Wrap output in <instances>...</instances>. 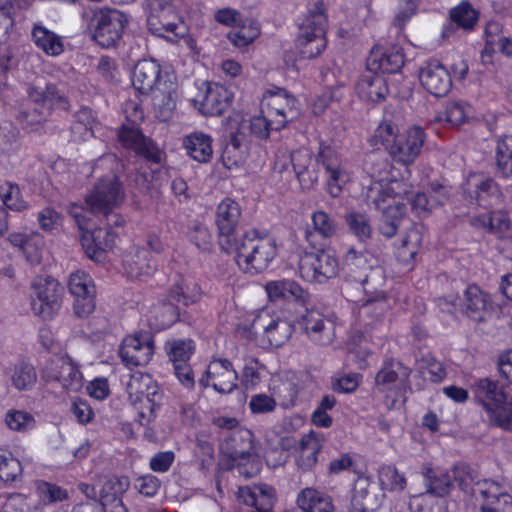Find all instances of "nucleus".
Instances as JSON below:
<instances>
[{
    "label": "nucleus",
    "mask_w": 512,
    "mask_h": 512,
    "mask_svg": "<svg viewBox=\"0 0 512 512\" xmlns=\"http://www.w3.org/2000/svg\"><path fill=\"white\" fill-rule=\"evenodd\" d=\"M290 162L301 188L311 190L318 184L320 166L326 175V191L333 197H338L344 185L350 180L349 173L344 166L338 152L331 146L320 144L315 155L307 148H300L290 155Z\"/></svg>",
    "instance_id": "nucleus-1"
},
{
    "label": "nucleus",
    "mask_w": 512,
    "mask_h": 512,
    "mask_svg": "<svg viewBox=\"0 0 512 512\" xmlns=\"http://www.w3.org/2000/svg\"><path fill=\"white\" fill-rule=\"evenodd\" d=\"M224 251L236 253L238 266L245 273L255 275L268 268L277 255V246L274 238L251 229Z\"/></svg>",
    "instance_id": "nucleus-2"
},
{
    "label": "nucleus",
    "mask_w": 512,
    "mask_h": 512,
    "mask_svg": "<svg viewBox=\"0 0 512 512\" xmlns=\"http://www.w3.org/2000/svg\"><path fill=\"white\" fill-rule=\"evenodd\" d=\"M326 10L324 0H309L307 3V12L299 23L295 40L296 50L304 59L315 58L326 48Z\"/></svg>",
    "instance_id": "nucleus-3"
},
{
    "label": "nucleus",
    "mask_w": 512,
    "mask_h": 512,
    "mask_svg": "<svg viewBox=\"0 0 512 512\" xmlns=\"http://www.w3.org/2000/svg\"><path fill=\"white\" fill-rule=\"evenodd\" d=\"M119 165L118 158L114 154H106L100 157L94 167V172L100 168H108L110 173L101 177L93 190L87 194L85 202L92 213L114 209L124 198L122 185L114 172Z\"/></svg>",
    "instance_id": "nucleus-4"
},
{
    "label": "nucleus",
    "mask_w": 512,
    "mask_h": 512,
    "mask_svg": "<svg viewBox=\"0 0 512 512\" xmlns=\"http://www.w3.org/2000/svg\"><path fill=\"white\" fill-rule=\"evenodd\" d=\"M129 17L114 8L95 10L89 23L92 39L103 48L114 47L128 26Z\"/></svg>",
    "instance_id": "nucleus-5"
},
{
    "label": "nucleus",
    "mask_w": 512,
    "mask_h": 512,
    "mask_svg": "<svg viewBox=\"0 0 512 512\" xmlns=\"http://www.w3.org/2000/svg\"><path fill=\"white\" fill-rule=\"evenodd\" d=\"M294 326L291 321L268 310L260 311L250 325V333L259 341L262 348L284 345L292 336Z\"/></svg>",
    "instance_id": "nucleus-6"
},
{
    "label": "nucleus",
    "mask_w": 512,
    "mask_h": 512,
    "mask_svg": "<svg viewBox=\"0 0 512 512\" xmlns=\"http://www.w3.org/2000/svg\"><path fill=\"white\" fill-rule=\"evenodd\" d=\"M31 310L42 319H52L62 306L63 287L50 276H38L31 284Z\"/></svg>",
    "instance_id": "nucleus-7"
},
{
    "label": "nucleus",
    "mask_w": 512,
    "mask_h": 512,
    "mask_svg": "<svg viewBox=\"0 0 512 512\" xmlns=\"http://www.w3.org/2000/svg\"><path fill=\"white\" fill-rule=\"evenodd\" d=\"M322 247L314 248L316 251L304 252L299 260V273L301 277L313 283H325L335 278L339 272V262L336 255Z\"/></svg>",
    "instance_id": "nucleus-8"
},
{
    "label": "nucleus",
    "mask_w": 512,
    "mask_h": 512,
    "mask_svg": "<svg viewBox=\"0 0 512 512\" xmlns=\"http://www.w3.org/2000/svg\"><path fill=\"white\" fill-rule=\"evenodd\" d=\"M149 6L147 26L152 34L160 37H166L167 33L175 37L184 36V24L170 0H151Z\"/></svg>",
    "instance_id": "nucleus-9"
},
{
    "label": "nucleus",
    "mask_w": 512,
    "mask_h": 512,
    "mask_svg": "<svg viewBox=\"0 0 512 512\" xmlns=\"http://www.w3.org/2000/svg\"><path fill=\"white\" fill-rule=\"evenodd\" d=\"M262 106L267 108L275 130H281L298 115L297 100L287 90L273 87L267 90L262 99Z\"/></svg>",
    "instance_id": "nucleus-10"
},
{
    "label": "nucleus",
    "mask_w": 512,
    "mask_h": 512,
    "mask_svg": "<svg viewBox=\"0 0 512 512\" xmlns=\"http://www.w3.org/2000/svg\"><path fill=\"white\" fill-rule=\"evenodd\" d=\"M68 289L74 297V315L80 319L89 317L96 308V288L92 277L85 271L77 270L69 276Z\"/></svg>",
    "instance_id": "nucleus-11"
},
{
    "label": "nucleus",
    "mask_w": 512,
    "mask_h": 512,
    "mask_svg": "<svg viewBox=\"0 0 512 512\" xmlns=\"http://www.w3.org/2000/svg\"><path fill=\"white\" fill-rule=\"evenodd\" d=\"M43 377L48 382L59 383L66 391L77 392L83 387V375L69 357H51L43 369Z\"/></svg>",
    "instance_id": "nucleus-12"
},
{
    "label": "nucleus",
    "mask_w": 512,
    "mask_h": 512,
    "mask_svg": "<svg viewBox=\"0 0 512 512\" xmlns=\"http://www.w3.org/2000/svg\"><path fill=\"white\" fill-rule=\"evenodd\" d=\"M117 139L123 148L133 151L148 162L159 164L162 160V151L151 138L142 133L139 126L123 124L117 130Z\"/></svg>",
    "instance_id": "nucleus-13"
},
{
    "label": "nucleus",
    "mask_w": 512,
    "mask_h": 512,
    "mask_svg": "<svg viewBox=\"0 0 512 512\" xmlns=\"http://www.w3.org/2000/svg\"><path fill=\"white\" fill-rule=\"evenodd\" d=\"M237 380L238 373L230 360L214 358L198 382L203 388L211 386L218 393L230 394L237 388Z\"/></svg>",
    "instance_id": "nucleus-14"
},
{
    "label": "nucleus",
    "mask_w": 512,
    "mask_h": 512,
    "mask_svg": "<svg viewBox=\"0 0 512 512\" xmlns=\"http://www.w3.org/2000/svg\"><path fill=\"white\" fill-rule=\"evenodd\" d=\"M241 214V206L231 198L223 199L216 208L215 224L218 230V242L223 251L239 239L237 227Z\"/></svg>",
    "instance_id": "nucleus-15"
},
{
    "label": "nucleus",
    "mask_w": 512,
    "mask_h": 512,
    "mask_svg": "<svg viewBox=\"0 0 512 512\" xmlns=\"http://www.w3.org/2000/svg\"><path fill=\"white\" fill-rule=\"evenodd\" d=\"M409 188L410 185L404 180H390L387 183L373 181L366 189V202L376 210L383 211L394 206L395 202H402Z\"/></svg>",
    "instance_id": "nucleus-16"
},
{
    "label": "nucleus",
    "mask_w": 512,
    "mask_h": 512,
    "mask_svg": "<svg viewBox=\"0 0 512 512\" xmlns=\"http://www.w3.org/2000/svg\"><path fill=\"white\" fill-rule=\"evenodd\" d=\"M473 491L476 499L481 501V512H512V496L499 482L477 481Z\"/></svg>",
    "instance_id": "nucleus-17"
},
{
    "label": "nucleus",
    "mask_w": 512,
    "mask_h": 512,
    "mask_svg": "<svg viewBox=\"0 0 512 512\" xmlns=\"http://www.w3.org/2000/svg\"><path fill=\"white\" fill-rule=\"evenodd\" d=\"M411 368L395 359H386L375 376V385L380 392L397 389L400 393L411 390Z\"/></svg>",
    "instance_id": "nucleus-18"
},
{
    "label": "nucleus",
    "mask_w": 512,
    "mask_h": 512,
    "mask_svg": "<svg viewBox=\"0 0 512 512\" xmlns=\"http://www.w3.org/2000/svg\"><path fill=\"white\" fill-rule=\"evenodd\" d=\"M424 142V130L419 126L411 127L399 134L396 142L391 147L389 155L401 165H411L420 155Z\"/></svg>",
    "instance_id": "nucleus-19"
},
{
    "label": "nucleus",
    "mask_w": 512,
    "mask_h": 512,
    "mask_svg": "<svg viewBox=\"0 0 512 512\" xmlns=\"http://www.w3.org/2000/svg\"><path fill=\"white\" fill-rule=\"evenodd\" d=\"M299 326L315 344L327 346L335 338V323L318 309H307L299 320Z\"/></svg>",
    "instance_id": "nucleus-20"
},
{
    "label": "nucleus",
    "mask_w": 512,
    "mask_h": 512,
    "mask_svg": "<svg viewBox=\"0 0 512 512\" xmlns=\"http://www.w3.org/2000/svg\"><path fill=\"white\" fill-rule=\"evenodd\" d=\"M153 354L154 340L148 333L126 337L119 349L122 362L130 368L147 365Z\"/></svg>",
    "instance_id": "nucleus-21"
},
{
    "label": "nucleus",
    "mask_w": 512,
    "mask_h": 512,
    "mask_svg": "<svg viewBox=\"0 0 512 512\" xmlns=\"http://www.w3.org/2000/svg\"><path fill=\"white\" fill-rule=\"evenodd\" d=\"M205 89L194 98L195 107L206 116L222 115L231 105L232 94L217 83L204 84Z\"/></svg>",
    "instance_id": "nucleus-22"
},
{
    "label": "nucleus",
    "mask_w": 512,
    "mask_h": 512,
    "mask_svg": "<svg viewBox=\"0 0 512 512\" xmlns=\"http://www.w3.org/2000/svg\"><path fill=\"white\" fill-rule=\"evenodd\" d=\"M421 85L435 97L445 96L452 87V79L448 69L437 59L427 61L420 69Z\"/></svg>",
    "instance_id": "nucleus-23"
},
{
    "label": "nucleus",
    "mask_w": 512,
    "mask_h": 512,
    "mask_svg": "<svg viewBox=\"0 0 512 512\" xmlns=\"http://www.w3.org/2000/svg\"><path fill=\"white\" fill-rule=\"evenodd\" d=\"M404 63L403 49L398 45H393L387 48L373 47L366 65L370 72L394 74L401 70Z\"/></svg>",
    "instance_id": "nucleus-24"
},
{
    "label": "nucleus",
    "mask_w": 512,
    "mask_h": 512,
    "mask_svg": "<svg viewBox=\"0 0 512 512\" xmlns=\"http://www.w3.org/2000/svg\"><path fill=\"white\" fill-rule=\"evenodd\" d=\"M192 287L183 278H180L169 293V298L164 300L162 308L164 316L162 325L168 326L173 323L178 317V310L174 302L189 305L194 303L200 296L199 288L195 283H191Z\"/></svg>",
    "instance_id": "nucleus-25"
},
{
    "label": "nucleus",
    "mask_w": 512,
    "mask_h": 512,
    "mask_svg": "<svg viewBox=\"0 0 512 512\" xmlns=\"http://www.w3.org/2000/svg\"><path fill=\"white\" fill-rule=\"evenodd\" d=\"M116 232L109 227H98L86 230L81 237V244L86 255L95 261H102L108 250L115 244Z\"/></svg>",
    "instance_id": "nucleus-26"
},
{
    "label": "nucleus",
    "mask_w": 512,
    "mask_h": 512,
    "mask_svg": "<svg viewBox=\"0 0 512 512\" xmlns=\"http://www.w3.org/2000/svg\"><path fill=\"white\" fill-rule=\"evenodd\" d=\"M276 499L275 489L265 483L242 486L237 492L238 502L255 508L252 512H272Z\"/></svg>",
    "instance_id": "nucleus-27"
},
{
    "label": "nucleus",
    "mask_w": 512,
    "mask_h": 512,
    "mask_svg": "<svg viewBox=\"0 0 512 512\" xmlns=\"http://www.w3.org/2000/svg\"><path fill=\"white\" fill-rule=\"evenodd\" d=\"M311 221L313 228L306 230L305 239L312 248L325 246V243L320 240H329L338 233L339 225L337 221L323 210L313 212Z\"/></svg>",
    "instance_id": "nucleus-28"
},
{
    "label": "nucleus",
    "mask_w": 512,
    "mask_h": 512,
    "mask_svg": "<svg viewBox=\"0 0 512 512\" xmlns=\"http://www.w3.org/2000/svg\"><path fill=\"white\" fill-rule=\"evenodd\" d=\"M162 69L153 59H142L137 62L132 72V84L142 94L153 91L161 81Z\"/></svg>",
    "instance_id": "nucleus-29"
},
{
    "label": "nucleus",
    "mask_w": 512,
    "mask_h": 512,
    "mask_svg": "<svg viewBox=\"0 0 512 512\" xmlns=\"http://www.w3.org/2000/svg\"><path fill=\"white\" fill-rule=\"evenodd\" d=\"M383 497L367 479H359L354 486L350 512H375L381 507Z\"/></svg>",
    "instance_id": "nucleus-30"
},
{
    "label": "nucleus",
    "mask_w": 512,
    "mask_h": 512,
    "mask_svg": "<svg viewBox=\"0 0 512 512\" xmlns=\"http://www.w3.org/2000/svg\"><path fill=\"white\" fill-rule=\"evenodd\" d=\"M471 390L475 400L483 406L486 412L495 409V405L502 403L508 397L503 385H499L496 380L488 377L476 380L472 384Z\"/></svg>",
    "instance_id": "nucleus-31"
},
{
    "label": "nucleus",
    "mask_w": 512,
    "mask_h": 512,
    "mask_svg": "<svg viewBox=\"0 0 512 512\" xmlns=\"http://www.w3.org/2000/svg\"><path fill=\"white\" fill-rule=\"evenodd\" d=\"M265 290L271 301H295L305 304L309 293L292 279H280L270 281L265 285Z\"/></svg>",
    "instance_id": "nucleus-32"
},
{
    "label": "nucleus",
    "mask_w": 512,
    "mask_h": 512,
    "mask_svg": "<svg viewBox=\"0 0 512 512\" xmlns=\"http://www.w3.org/2000/svg\"><path fill=\"white\" fill-rule=\"evenodd\" d=\"M490 296L482 291L477 285H469L464 292L463 312L475 322L485 319L491 307Z\"/></svg>",
    "instance_id": "nucleus-33"
},
{
    "label": "nucleus",
    "mask_w": 512,
    "mask_h": 512,
    "mask_svg": "<svg viewBox=\"0 0 512 512\" xmlns=\"http://www.w3.org/2000/svg\"><path fill=\"white\" fill-rule=\"evenodd\" d=\"M296 503L303 512H334L335 510L332 497L314 487L302 489L297 495Z\"/></svg>",
    "instance_id": "nucleus-34"
},
{
    "label": "nucleus",
    "mask_w": 512,
    "mask_h": 512,
    "mask_svg": "<svg viewBox=\"0 0 512 512\" xmlns=\"http://www.w3.org/2000/svg\"><path fill=\"white\" fill-rule=\"evenodd\" d=\"M358 95L367 101L379 102L384 100L389 92L387 79L375 72L363 74L357 82Z\"/></svg>",
    "instance_id": "nucleus-35"
},
{
    "label": "nucleus",
    "mask_w": 512,
    "mask_h": 512,
    "mask_svg": "<svg viewBox=\"0 0 512 512\" xmlns=\"http://www.w3.org/2000/svg\"><path fill=\"white\" fill-rule=\"evenodd\" d=\"M31 40L35 47L47 56L57 57L65 49L63 38L42 24H34L31 30Z\"/></svg>",
    "instance_id": "nucleus-36"
},
{
    "label": "nucleus",
    "mask_w": 512,
    "mask_h": 512,
    "mask_svg": "<svg viewBox=\"0 0 512 512\" xmlns=\"http://www.w3.org/2000/svg\"><path fill=\"white\" fill-rule=\"evenodd\" d=\"M212 143V137L201 131L186 135L182 141L187 155L199 163L210 162L213 155Z\"/></svg>",
    "instance_id": "nucleus-37"
},
{
    "label": "nucleus",
    "mask_w": 512,
    "mask_h": 512,
    "mask_svg": "<svg viewBox=\"0 0 512 512\" xmlns=\"http://www.w3.org/2000/svg\"><path fill=\"white\" fill-rule=\"evenodd\" d=\"M128 399L131 405H137L146 397L159 393L157 385L149 374L136 372L129 375L125 384Z\"/></svg>",
    "instance_id": "nucleus-38"
},
{
    "label": "nucleus",
    "mask_w": 512,
    "mask_h": 512,
    "mask_svg": "<svg viewBox=\"0 0 512 512\" xmlns=\"http://www.w3.org/2000/svg\"><path fill=\"white\" fill-rule=\"evenodd\" d=\"M451 23L443 27L442 36L449 38L454 33V24L466 31L474 29L478 21V12L467 1H462L449 12Z\"/></svg>",
    "instance_id": "nucleus-39"
},
{
    "label": "nucleus",
    "mask_w": 512,
    "mask_h": 512,
    "mask_svg": "<svg viewBox=\"0 0 512 512\" xmlns=\"http://www.w3.org/2000/svg\"><path fill=\"white\" fill-rule=\"evenodd\" d=\"M126 273L130 278L145 280L157 271V260L146 250H139L124 261Z\"/></svg>",
    "instance_id": "nucleus-40"
},
{
    "label": "nucleus",
    "mask_w": 512,
    "mask_h": 512,
    "mask_svg": "<svg viewBox=\"0 0 512 512\" xmlns=\"http://www.w3.org/2000/svg\"><path fill=\"white\" fill-rule=\"evenodd\" d=\"M392 169L393 165L383 151L377 149L366 155L364 171L374 181L387 183L390 180H396L390 177Z\"/></svg>",
    "instance_id": "nucleus-41"
},
{
    "label": "nucleus",
    "mask_w": 512,
    "mask_h": 512,
    "mask_svg": "<svg viewBox=\"0 0 512 512\" xmlns=\"http://www.w3.org/2000/svg\"><path fill=\"white\" fill-rule=\"evenodd\" d=\"M470 223L476 228L485 229L496 235H502L511 227L509 215L501 210L474 216L471 218Z\"/></svg>",
    "instance_id": "nucleus-42"
},
{
    "label": "nucleus",
    "mask_w": 512,
    "mask_h": 512,
    "mask_svg": "<svg viewBox=\"0 0 512 512\" xmlns=\"http://www.w3.org/2000/svg\"><path fill=\"white\" fill-rule=\"evenodd\" d=\"M422 474L428 494L443 497L453 488L452 476L447 471L428 467L423 470Z\"/></svg>",
    "instance_id": "nucleus-43"
},
{
    "label": "nucleus",
    "mask_w": 512,
    "mask_h": 512,
    "mask_svg": "<svg viewBox=\"0 0 512 512\" xmlns=\"http://www.w3.org/2000/svg\"><path fill=\"white\" fill-rule=\"evenodd\" d=\"M321 444L314 433L303 435L299 443V455L296 464L302 471L312 470L317 461Z\"/></svg>",
    "instance_id": "nucleus-44"
},
{
    "label": "nucleus",
    "mask_w": 512,
    "mask_h": 512,
    "mask_svg": "<svg viewBox=\"0 0 512 512\" xmlns=\"http://www.w3.org/2000/svg\"><path fill=\"white\" fill-rule=\"evenodd\" d=\"M130 487V480L127 476H106L101 480L99 489V500L101 505L111 503L114 500L122 499L124 493Z\"/></svg>",
    "instance_id": "nucleus-45"
},
{
    "label": "nucleus",
    "mask_w": 512,
    "mask_h": 512,
    "mask_svg": "<svg viewBox=\"0 0 512 512\" xmlns=\"http://www.w3.org/2000/svg\"><path fill=\"white\" fill-rule=\"evenodd\" d=\"M164 351L172 366L189 362L195 352V343L191 339L171 338L166 340Z\"/></svg>",
    "instance_id": "nucleus-46"
},
{
    "label": "nucleus",
    "mask_w": 512,
    "mask_h": 512,
    "mask_svg": "<svg viewBox=\"0 0 512 512\" xmlns=\"http://www.w3.org/2000/svg\"><path fill=\"white\" fill-rule=\"evenodd\" d=\"M11 385L18 391L33 389L37 381V373L33 365L26 362L15 364L7 372Z\"/></svg>",
    "instance_id": "nucleus-47"
},
{
    "label": "nucleus",
    "mask_w": 512,
    "mask_h": 512,
    "mask_svg": "<svg viewBox=\"0 0 512 512\" xmlns=\"http://www.w3.org/2000/svg\"><path fill=\"white\" fill-rule=\"evenodd\" d=\"M379 221V232L390 239L394 237L400 226V222L406 212V204L404 202H395L394 206L383 210Z\"/></svg>",
    "instance_id": "nucleus-48"
},
{
    "label": "nucleus",
    "mask_w": 512,
    "mask_h": 512,
    "mask_svg": "<svg viewBox=\"0 0 512 512\" xmlns=\"http://www.w3.org/2000/svg\"><path fill=\"white\" fill-rule=\"evenodd\" d=\"M23 468L21 462L10 452L0 448V480L6 484L21 482Z\"/></svg>",
    "instance_id": "nucleus-49"
},
{
    "label": "nucleus",
    "mask_w": 512,
    "mask_h": 512,
    "mask_svg": "<svg viewBox=\"0 0 512 512\" xmlns=\"http://www.w3.org/2000/svg\"><path fill=\"white\" fill-rule=\"evenodd\" d=\"M260 34V27L253 19H243L235 30L229 32V40L237 47H245L251 44Z\"/></svg>",
    "instance_id": "nucleus-50"
},
{
    "label": "nucleus",
    "mask_w": 512,
    "mask_h": 512,
    "mask_svg": "<svg viewBox=\"0 0 512 512\" xmlns=\"http://www.w3.org/2000/svg\"><path fill=\"white\" fill-rule=\"evenodd\" d=\"M378 480L381 488L390 492H401L407 485L404 473L392 465H382L378 469Z\"/></svg>",
    "instance_id": "nucleus-51"
},
{
    "label": "nucleus",
    "mask_w": 512,
    "mask_h": 512,
    "mask_svg": "<svg viewBox=\"0 0 512 512\" xmlns=\"http://www.w3.org/2000/svg\"><path fill=\"white\" fill-rule=\"evenodd\" d=\"M423 241L421 228L414 225L408 229L405 237L401 241V245L398 247V256L403 261H410L417 255Z\"/></svg>",
    "instance_id": "nucleus-52"
},
{
    "label": "nucleus",
    "mask_w": 512,
    "mask_h": 512,
    "mask_svg": "<svg viewBox=\"0 0 512 512\" xmlns=\"http://www.w3.org/2000/svg\"><path fill=\"white\" fill-rule=\"evenodd\" d=\"M345 222L350 232L361 242L372 236V227L369 217L361 212L352 211L346 214Z\"/></svg>",
    "instance_id": "nucleus-53"
},
{
    "label": "nucleus",
    "mask_w": 512,
    "mask_h": 512,
    "mask_svg": "<svg viewBox=\"0 0 512 512\" xmlns=\"http://www.w3.org/2000/svg\"><path fill=\"white\" fill-rule=\"evenodd\" d=\"M496 165L503 177L512 175V136L498 138L496 145Z\"/></svg>",
    "instance_id": "nucleus-54"
},
{
    "label": "nucleus",
    "mask_w": 512,
    "mask_h": 512,
    "mask_svg": "<svg viewBox=\"0 0 512 512\" xmlns=\"http://www.w3.org/2000/svg\"><path fill=\"white\" fill-rule=\"evenodd\" d=\"M235 445L230 452V457L235 460L249 459L254 453L253 434L249 430H239L232 436Z\"/></svg>",
    "instance_id": "nucleus-55"
},
{
    "label": "nucleus",
    "mask_w": 512,
    "mask_h": 512,
    "mask_svg": "<svg viewBox=\"0 0 512 512\" xmlns=\"http://www.w3.org/2000/svg\"><path fill=\"white\" fill-rule=\"evenodd\" d=\"M399 134L397 125L391 121L384 120L375 129L370 142L374 146H383L389 154L391 147L394 145V142H396Z\"/></svg>",
    "instance_id": "nucleus-56"
},
{
    "label": "nucleus",
    "mask_w": 512,
    "mask_h": 512,
    "mask_svg": "<svg viewBox=\"0 0 512 512\" xmlns=\"http://www.w3.org/2000/svg\"><path fill=\"white\" fill-rule=\"evenodd\" d=\"M36 492L42 505H51L68 499V491L54 483L38 481Z\"/></svg>",
    "instance_id": "nucleus-57"
},
{
    "label": "nucleus",
    "mask_w": 512,
    "mask_h": 512,
    "mask_svg": "<svg viewBox=\"0 0 512 512\" xmlns=\"http://www.w3.org/2000/svg\"><path fill=\"white\" fill-rule=\"evenodd\" d=\"M4 421L9 429L16 432H27L35 428L34 416L24 410L10 409L6 412Z\"/></svg>",
    "instance_id": "nucleus-58"
},
{
    "label": "nucleus",
    "mask_w": 512,
    "mask_h": 512,
    "mask_svg": "<svg viewBox=\"0 0 512 512\" xmlns=\"http://www.w3.org/2000/svg\"><path fill=\"white\" fill-rule=\"evenodd\" d=\"M0 197L6 208L22 212L29 208V204L22 197L21 190L17 184L6 183L0 189Z\"/></svg>",
    "instance_id": "nucleus-59"
},
{
    "label": "nucleus",
    "mask_w": 512,
    "mask_h": 512,
    "mask_svg": "<svg viewBox=\"0 0 512 512\" xmlns=\"http://www.w3.org/2000/svg\"><path fill=\"white\" fill-rule=\"evenodd\" d=\"M469 111L470 107L464 102H447L444 111L437 117V120L444 121L451 126H459L465 122Z\"/></svg>",
    "instance_id": "nucleus-60"
},
{
    "label": "nucleus",
    "mask_w": 512,
    "mask_h": 512,
    "mask_svg": "<svg viewBox=\"0 0 512 512\" xmlns=\"http://www.w3.org/2000/svg\"><path fill=\"white\" fill-rule=\"evenodd\" d=\"M162 400L161 393H157L154 396L146 397L137 405H133L137 410V422L141 426H146L151 423L157 415V410L160 408Z\"/></svg>",
    "instance_id": "nucleus-61"
},
{
    "label": "nucleus",
    "mask_w": 512,
    "mask_h": 512,
    "mask_svg": "<svg viewBox=\"0 0 512 512\" xmlns=\"http://www.w3.org/2000/svg\"><path fill=\"white\" fill-rule=\"evenodd\" d=\"M489 420L496 426L512 431V398L507 397L502 403L495 405V409L487 412Z\"/></svg>",
    "instance_id": "nucleus-62"
},
{
    "label": "nucleus",
    "mask_w": 512,
    "mask_h": 512,
    "mask_svg": "<svg viewBox=\"0 0 512 512\" xmlns=\"http://www.w3.org/2000/svg\"><path fill=\"white\" fill-rule=\"evenodd\" d=\"M96 120L93 112L88 107H82L75 114V120L72 123L71 131L78 134L81 138L86 139L93 135V125Z\"/></svg>",
    "instance_id": "nucleus-63"
},
{
    "label": "nucleus",
    "mask_w": 512,
    "mask_h": 512,
    "mask_svg": "<svg viewBox=\"0 0 512 512\" xmlns=\"http://www.w3.org/2000/svg\"><path fill=\"white\" fill-rule=\"evenodd\" d=\"M188 237L199 250L210 252L213 249L214 241L210 229L201 223L194 224L188 232Z\"/></svg>",
    "instance_id": "nucleus-64"
}]
</instances>
